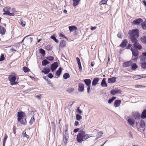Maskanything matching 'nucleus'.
I'll return each instance as SVG.
<instances>
[{
    "mask_svg": "<svg viewBox=\"0 0 146 146\" xmlns=\"http://www.w3.org/2000/svg\"><path fill=\"white\" fill-rule=\"evenodd\" d=\"M128 34L130 36V39L132 42L133 43V48L135 49H138L141 50L142 49L141 46L138 42L137 38H138L139 35V31L137 29H133L129 30L128 33Z\"/></svg>",
    "mask_w": 146,
    "mask_h": 146,
    "instance_id": "nucleus-1",
    "label": "nucleus"
},
{
    "mask_svg": "<svg viewBox=\"0 0 146 146\" xmlns=\"http://www.w3.org/2000/svg\"><path fill=\"white\" fill-rule=\"evenodd\" d=\"M14 75H10L8 78V80L9 81V83L11 85L13 86L17 84L18 83L17 81L19 79V77L17 78L15 74L14 73Z\"/></svg>",
    "mask_w": 146,
    "mask_h": 146,
    "instance_id": "nucleus-2",
    "label": "nucleus"
},
{
    "mask_svg": "<svg viewBox=\"0 0 146 146\" xmlns=\"http://www.w3.org/2000/svg\"><path fill=\"white\" fill-rule=\"evenodd\" d=\"M86 132L84 131H81L79 132L76 135V140L79 143H82L83 141H85V133Z\"/></svg>",
    "mask_w": 146,
    "mask_h": 146,
    "instance_id": "nucleus-3",
    "label": "nucleus"
},
{
    "mask_svg": "<svg viewBox=\"0 0 146 146\" xmlns=\"http://www.w3.org/2000/svg\"><path fill=\"white\" fill-rule=\"evenodd\" d=\"M121 92L120 90L115 88V89L111 90L110 91V93L111 95L114 96L116 94H121Z\"/></svg>",
    "mask_w": 146,
    "mask_h": 146,
    "instance_id": "nucleus-4",
    "label": "nucleus"
},
{
    "mask_svg": "<svg viewBox=\"0 0 146 146\" xmlns=\"http://www.w3.org/2000/svg\"><path fill=\"white\" fill-rule=\"evenodd\" d=\"M58 66V62H56L52 63L50 69L52 72H53Z\"/></svg>",
    "mask_w": 146,
    "mask_h": 146,
    "instance_id": "nucleus-5",
    "label": "nucleus"
},
{
    "mask_svg": "<svg viewBox=\"0 0 146 146\" xmlns=\"http://www.w3.org/2000/svg\"><path fill=\"white\" fill-rule=\"evenodd\" d=\"M17 120H20L21 119L24 118V117L25 116V114L24 112L21 111L17 112Z\"/></svg>",
    "mask_w": 146,
    "mask_h": 146,
    "instance_id": "nucleus-6",
    "label": "nucleus"
},
{
    "mask_svg": "<svg viewBox=\"0 0 146 146\" xmlns=\"http://www.w3.org/2000/svg\"><path fill=\"white\" fill-rule=\"evenodd\" d=\"M78 90L80 92H84V84L82 83H80L78 84Z\"/></svg>",
    "mask_w": 146,
    "mask_h": 146,
    "instance_id": "nucleus-7",
    "label": "nucleus"
},
{
    "mask_svg": "<svg viewBox=\"0 0 146 146\" xmlns=\"http://www.w3.org/2000/svg\"><path fill=\"white\" fill-rule=\"evenodd\" d=\"M130 50L132 52L133 56L136 57L138 55L139 51L137 50L134 49L133 47H131Z\"/></svg>",
    "mask_w": 146,
    "mask_h": 146,
    "instance_id": "nucleus-8",
    "label": "nucleus"
},
{
    "mask_svg": "<svg viewBox=\"0 0 146 146\" xmlns=\"http://www.w3.org/2000/svg\"><path fill=\"white\" fill-rule=\"evenodd\" d=\"M143 22V20L139 18L134 20L133 21V23L135 25H139L141 23Z\"/></svg>",
    "mask_w": 146,
    "mask_h": 146,
    "instance_id": "nucleus-9",
    "label": "nucleus"
},
{
    "mask_svg": "<svg viewBox=\"0 0 146 146\" xmlns=\"http://www.w3.org/2000/svg\"><path fill=\"white\" fill-rule=\"evenodd\" d=\"M140 113L138 112H134L133 114V115L136 120H139L141 119Z\"/></svg>",
    "mask_w": 146,
    "mask_h": 146,
    "instance_id": "nucleus-10",
    "label": "nucleus"
},
{
    "mask_svg": "<svg viewBox=\"0 0 146 146\" xmlns=\"http://www.w3.org/2000/svg\"><path fill=\"white\" fill-rule=\"evenodd\" d=\"M127 40L126 39H125L122 42L119 46L121 47L124 48L127 46Z\"/></svg>",
    "mask_w": 146,
    "mask_h": 146,
    "instance_id": "nucleus-11",
    "label": "nucleus"
},
{
    "mask_svg": "<svg viewBox=\"0 0 146 146\" xmlns=\"http://www.w3.org/2000/svg\"><path fill=\"white\" fill-rule=\"evenodd\" d=\"M116 78L115 77L109 78L108 80V82L110 84L114 83L116 82Z\"/></svg>",
    "mask_w": 146,
    "mask_h": 146,
    "instance_id": "nucleus-12",
    "label": "nucleus"
},
{
    "mask_svg": "<svg viewBox=\"0 0 146 146\" xmlns=\"http://www.w3.org/2000/svg\"><path fill=\"white\" fill-rule=\"evenodd\" d=\"M50 68L48 67H45L41 71V72L43 73L44 74H47L50 71Z\"/></svg>",
    "mask_w": 146,
    "mask_h": 146,
    "instance_id": "nucleus-13",
    "label": "nucleus"
},
{
    "mask_svg": "<svg viewBox=\"0 0 146 146\" xmlns=\"http://www.w3.org/2000/svg\"><path fill=\"white\" fill-rule=\"evenodd\" d=\"M132 63L131 60H129L126 62H125L123 63V66L124 67H127L130 66Z\"/></svg>",
    "mask_w": 146,
    "mask_h": 146,
    "instance_id": "nucleus-14",
    "label": "nucleus"
},
{
    "mask_svg": "<svg viewBox=\"0 0 146 146\" xmlns=\"http://www.w3.org/2000/svg\"><path fill=\"white\" fill-rule=\"evenodd\" d=\"M100 80L99 78H98L96 77L94 78L92 81V85L93 86H95L97 85L98 84V82Z\"/></svg>",
    "mask_w": 146,
    "mask_h": 146,
    "instance_id": "nucleus-15",
    "label": "nucleus"
},
{
    "mask_svg": "<svg viewBox=\"0 0 146 146\" xmlns=\"http://www.w3.org/2000/svg\"><path fill=\"white\" fill-rule=\"evenodd\" d=\"M121 102V101L119 100H116L114 101V107H119Z\"/></svg>",
    "mask_w": 146,
    "mask_h": 146,
    "instance_id": "nucleus-16",
    "label": "nucleus"
},
{
    "mask_svg": "<svg viewBox=\"0 0 146 146\" xmlns=\"http://www.w3.org/2000/svg\"><path fill=\"white\" fill-rule=\"evenodd\" d=\"M84 82L86 86H91L92 81L90 79H86L84 80Z\"/></svg>",
    "mask_w": 146,
    "mask_h": 146,
    "instance_id": "nucleus-17",
    "label": "nucleus"
},
{
    "mask_svg": "<svg viewBox=\"0 0 146 146\" xmlns=\"http://www.w3.org/2000/svg\"><path fill=\"white\" fill-rule=\"evenodd\" d=\"M62 68L61 67H59L58 69L56 71L55 74L58 77H59L62 73Z\"/></svg>",
    "mask_w": 146,
    "mask_h": 146,
    "instance_id": "nucleus-18",
    "label": "nucleus"
},
{
    "mask_svg": "<svg viewBox=\"0 0 146 146\" xmlns=\"http://www.w3.org/2000/svg\"><path fill=\"white\" fill-rule=\"evenodd\" d=\"M106 78H103L101 84L102 86L103 87H106L108 86L106 82Z\"/></svg>",
    "mask_w": 146,
    "mask_h": 146,
    "instance_id": "nucleus-19",
    "label": "nucleus"
},
{
    "mask_svg": "<svg viewBox=\"0 0 146 146\" xmlns=\"http://www.w3.org/2000/svg\"><path fill=\"white\" fill-rule=\"evenodd\" d=\"M18 121H19L21 124L26 125L27 124L26 119L24 118L21 119L20 120L18 119Z\"/></svg>",
    "mask_w": 146,
    "mask_h": 146,
    "instance_id": "nucleus-20",
    "label": "nucleus"
},
{
    "mask_svg": "<svg viewBox=\"0 0 146 146\" xmlns=\"http://www.w3.org/2000/svg\"><path fill=\"white\" fill-rule=\"evenodd\" d=\"M127 121L130 125L133 127V125H134L135 122L134 120H132L131 119H129L127 120Z\"/></svg>",
    "mask_w": 146,
    "mask_h": 146,
    "instance_id": "nucleus-21",
    "label": "nucleus"
},
{
    "mask_svg": "<svg viewBox=\"0 0 146 146\" xmlns=\"http://www.w3.org/2000/svg\"><path fill=\"white\" fill-rule=\"evenodd\" d=\"M141 117L142 119L146 118V109H145L143 111L141 115Z\"/></svg>",
    "mask_w": 146,
    "mask_h": 146,
    "instance_id": "nucleus-22",
    "label": "nucleus"
},
{
    "mask_svg": "<svg viewBox=\"0 0 146 146\" xmlns=\"http://www.w3.org/2000/svg\"><path fill=\"white\" fill-rule=\"evenodd\" d=\"M139 58L140 59V63L146 62V57L143 56L142 55L139 57Z\"/></svg>",
    "mask_w": 146,
    "mask_h": 146,
    "instance_id": "nucleus-23",
    "label": "nucleus"
},
{
    "mask_svg": "<svg viewBox=\"0 0 146 146\" xmlns=\"http://www.w3.org/2000/svg\"><path fill=\"white\" fill-rule=\"evenodd\" d=\"M145 125V121L143 120H141L139 123V126L141 128H144Z\"/></svg>",
    "mask_w": 146,
    "mask_h": 146,
    "instance_id": "nucleus-24",
    "label": "nucleus"
},
{
    "mask_svg": "<svg viewBox=\"0 0 146 146\" xmlns=\"http://www.w3.org/2000/svg\"><path fill=\"white\" fill-rule=\"evenodd\" d=\"M66 41L65 40H62L60 42V46L62 48L66 46Z\"/></svg>",
    "mask_w": 146,
    "mask_h": 146,
    "instance_id": "nucleus-25",
    "label": "nucleus"
},
{
    "mask_svg": "<svg viewBox=\"0 0 146 146\" xmlns=\"http://www.w3.org/2000/svg\"><path fill=\"white\" fill-rule=\"evenodd\" d=\"M6 31L4 27L0 26V34L2 35H4Z\"/></svg>",
    "mask_w": 146,
    "mask_h": 146,
    "instance_id": "nucleus-26",
    "label": "nucleus"
},
{
    "mask_svg": "<svg viewBox=\"0 0 146 146\" xmlns=\"http://www.w3.org/2000/svg\"><path fill=\"white\" fill-rule=\"evenodd\" d=\"M69 30L70 32H72L77 29V27L75 26H71L68 27Z\"/></svg>",
    "mask_w": 146,
    "mask_h": 146,
    "instance_id": "nucleus-27",
    "label": "nucleus"
},
{
    "mask_svg": "<svg viewBox=\"0 0 146 146\" xmlns=\"http://www.w3.org/2000/svg\"><path fill=\"white\" fill-rule=\"evenodd\" d=\"M131 68L132 70H135L138 67L137 66L135 63H132L131 65Z\"/></svg>",
    "mask_w": 146,
    "mask_h": 146,
    "instance_id": "nucleus-28",
    "label": "nucleus"
},
{
    "mask_svg": "<svg viewBox=\"0 0 146 146\" xmlns=\"http://www.w3.org/2000/svg\"><path fill=\"white\" fill-rule=\"evenodd\" d=\"M141 67L143 69H146V62L140 63Z\"/></svg>",
    "mask_w": 146,
    "mask_h": 146,
    "instance_id": "nucleus-29",
    "label": "nucleus"
},
{
    "mask_svg": "<svg viewBox=\"0 0 146 146\" xmlns=\"http://www.w3.org/2000/svg\"><path fill=\"white\" fill-rule=\"evenodd\" d=\"M50 38L56 42L58 43L59 42L58 40L56 38V35H53L51 36L50 37Z\"/></svg>",
    "mask_w": 146,
    "mask_h": 146,
    "instance_id": "nucleus-30",
    "label": "nucleus"
},
{
    "mask_svg": "<svg viewBox=\"0 0 146 146\" xmlns=\"http://www.w3.org/2000/svg\"><path fill=\"white\" fill-rule=\"evenodd\" d=\"M80 0H72L73 4L72 5L74 7H75L77 5Z\"/></svg>",
    "mask_w": 146,
    "mask_h": 146,
    "instance_id": "nucleus-31",
    "label": "nucleus"
},
{
    "mask_svg": "<svg viewBox=\"0 0 146 146\" xmlns=\"http://www.w3.org/2000/svg\"><path fill=\"white\" fill-rule=\"evenodd\" d=\"M50 62L46 59H44L42 61V65L43 66H46L49 64Z\"/></svg>",
    "mask_w": 146,
    "mask_h": 146,
    "instance_id": "nucleus-32",
    "label": "nucleus"
},
{
    "mask_svg": "<svg viewBox=\"0 0 146 146\" xmlns=\"http://www.w3.org/2000/svg\"><path fill=\"white\" fill-rule=\"evenodd\" d=\"M103 134V133L102 131H100L98 132V136L96 138V140H97L99 138H100L102 136V135Z\"/></svg>",
    "mask_w": 146,
    "mask_h": 146,
    "instance_id": "nucleus-33",
    "label": "nucleus"
},
{
    "mask_svg": "<svg viewBox=\"0 0 146 146\" xmlns=\"http://www.w3.org/2000/svg\"><path fill=\"white\" fill-rule=\"evenodd\" d=\"M140 40L142 43L146 44V36L141 37Z\"/></svg>",
    "mask_w": 146,
    "mask_h": 146,
    "instance_id": "nucleus-34",
    "label": "nucleus"
},
{
    "mask_svg": "<svg viewBox=\"0 0 146 146\" xmlns=\"http://www.w3.org/2000/svg\"><path fill=\"white\" fill-rule=\"evenodd\" d=\"M116 97L115 96H113L112 98H109L108 102L109 104H111L113 101L114 100L116 99Z\"/></svg>",
    "mask_w": 146,
    "mask_h": 146,
    "instance_id": "nucleus-35",
    "label": "nucleus"
},
{
    "mask_svg": "<svg viewBox=\"0 0 146 146\" xmlns=\"http://www.w3.org/2000/svg\"><path fill=\"white\" fill-rule=\"evenodd\" d=\"M141 26L143 30L146 29V21L142 22L141 24Z\"/></svg>",
    "mask_w": 146,
    "mask_h": 146,
    "instance_id": "nucleus-36",
    "label": "nucleus"
},
{
    "mask_svg": "<svg viewBox=\"0 0 146 146\" xmlns=\"http://www.w3.org/2000/svg\"><path fill=\"white\" fill-rule=\"evenodd\" d=\"M74 90V88H69L66 89V91L68 93H72Z\"/></svg>",
    "mask_w": 146,
    "mask_h": 146,
    "instance_id": "nucleus-37",
    "label": "nucleus"
},
{
    "mask_svg": "<svg viewBox=\"0 0 146 146\" xmlns=\"http://www.w3.org/2000/svg\"><path fill=\"white\" fill-rule=\"evenodd\" d=\"M70 77V75L68 73H65L63 75V78L65 79L68 78Z\"/></svg>",
    "mask_w": 146,
    "mask_h": 146,
    "instance_id": "nucleus-38",
    "label": "nucleus"
},
{
    "mask_svg": "<svg viewBox=\"0 0 146 146\" xmlns=\"http://www.w3.org/2000/svg\"><path fill=\"white\" fill-rule=\"evenodd\" d=\"M51 127L52 130L55 132L56 130V125L52 121L51 122Z\"/></svg>",
    "mask_w": 146,
    "mask_h": 146,
    "instance_id": "nucleus-39",
    "label": "nucleus"
},
{
    "mask_svg": "<svg viewBox=\"0 0 146 146\" xmlns=\"http://www.w3.org/2000/svg\"><path fill=\"white\" fill-rule=\"evenodd\" d=\"M39 52L40 54H42L43 56H44L45 54V50L43 49L40 48L39 49Z\"/></svg>",
    "mask_w": 146,
    "mask_h": 146,
    "instance_id": "nucleus-40",
    "label": "nucleus"
},
{
    "mask_svg": "<svg viewBox=\"0 0 146 146\" xmlns=\"http://www.w3.org/2000/svg\"><path fill=\"white\" fill-rule=\"evenodd\" d=\"M141 76V75H136L133 76V78L135 80H138L142 78Z\"/></svg>",
    "mask_w": 146,
    "mask_h": 146,
    "instance_id": "nucleus-41",
    "label": "nucleus"
},
{
    "mask_svg": "<svg viewBox=\"0 0 146 146\" xmlns=\"http://www.w3.org/2000/svg\"><path fill=\"white\" fill-rule=\"evenodd\" d=\"M23 70L24 72L25 73L28 72L30 71V69L26 66H24L23 68Z\"/></svg>",
    "mask_w": 146,
    "mask_h": 146,
    "instance_id": "nucleus-42",
    "label": "nucleus"
},
{
    "mask_svg": "<svg viewBox=\"0 0 146 146\" xmlns=\"http://www.w3.org/2000/svg\"><path fill=\"white\" fill-rule=\"evenodd\" d=\"M76 119L78 121H80L82 118V116L79 114H76Z\"/></svg>",
    "mask_w": 146,
    "mask_h": 146,
    "instance_id": "nucleus-43",
    "label": "nucleus"
},
{
    "mask_svg": "<svg viewBox=\"0 0 146 146\" xmlns=\"http://www.w3.org/2000/svg\"><path fill=\"white\" fill-rule=\"evenodd\" d=\"M68 136L65 135L64 134L63 135V138L64 141L65 143H66L67 142V139H68Z\"/></svg>",
    "mask_w": 146,
    "mask_h": 146,
    "instance_id": "nucleus-44",
    "label": "nucleus"
},
{
    "mask_svg": "<svg viewBox=\"0 0 146 146\" xmlns=\"http://www.w3.org/2000/svg\"><path fill=\"white\" fill-rule=\"evenodd\" d=\"M85 136H84L85 141L90 137L93 136H92L91 135V134H86L85 133Z\"/></svg>",
    "mask_w": 146,
    "mask_h": 146,
    "instance_id": "nucleus-45",
    "label": "nucleus"
},
{
    "mask_svg": "<svg viewBox=\"0 0 146 146\" xmlns=\"http://www.w3.org/2000/svg\"><path fill=\"white\" fill-rule=\"evenodd\" d=\"M35 121V118L34 116H33L31 117V119L29 121V123L30 125H31Z\"/></svg>",
    "mask_w": 146,
    "mask_h": 146,
    "instance_id": "nucleus-46",
    "label": "nucleus"
},
{
    "mask_svg": "<svg viewBox=\"0 0 146 146\" xmlns=\"http://www.w3.org/2000/svg\"><path fill=\"white\" fill-rule=\"evenodd\" d=\"M20 23L21 25L23 27H24L26 25V23L25 21H23L22 19H20Z\"/></svg>",
    "mask_w": 146,
    "mask_h": 146,
    "instance_id": "nucleus-47",
    "label": "nucleus"
},
{
    "mask_svg": "<svg viewBox=\"0 0 146 146\" xmlns=\"http://www.w3.org/2000/svg\"><path fill=\"white\" fill-rule=\"evenodd\" d=\"M108 0H102V1L100 2V5H102L106 4Z\"/></svg>",
    "mask_w": 146,
    "mask_h": 146,
    "instance_id": "nucleus-48",
    "label": "nucleus"
},
{
    "mask_svg": "<svg viewBox=\"0 0 146 146\" xmlns=\"http://www.w3.org/2000/svg\"><path fill=\"white\" fill-rule=\"evenodd\" d=\"M46 59L49 61H51L53 60L54 59V57L52 56H50L46 57Z\"/></svg>",
    "mask_w": 146,
    "mask_h": 146,
    "instance_id": "nucleus-49",
    "label": "nucleus"
},
{
    "mask_svg": "<svg viewBox=\"0 0 146 146\" xmlns=\"http://www.w3.org/2000/svg\"><path fill=\"white\" fill-rule=\"evenodd\" d=\"M23 137H26L27 139H28L29 137V135L26 134V132L25 131H24L23 132Z\"/></svg>",
    "mask_w": 146,
    "mask_h": 146,
    "instance_id": "nucleus-50",
    "label": "nucleus"
},
{
    "mask_svg": "<svg viewBox=\"0 0 146 146\" xmlns=\"http://www.w3.org/2000/svg\"><path fill=\"white\" fill-rule=\"evenodd\" d=\"M5 59V58L4 54H1L0 57V62L4 60Z\"/></svg>",
    "mask_w": 146,
    "mask_h": 146,
    "instance_id": "nucleus-51",
    "label": "nucleus"
},
{
    "mask_svg": "<svg viewBox=\"0 0 146 146\" xmlns=\"http://www.w3.org/2000/svg\"><path fill=\"white\" fill-rule=\"evenodd\" d=\"M45 49L47 50L50 51L51 49V46L50 45H47L45 46Z\"/></svg>",
    "mask_w": 146,
    "mask_h": 146,
    "instance_id": "nucleus-52",
    "label": "nucleus"
},
{
    "mask_svg": "<svg viewBox=\"0 0 146 146\" xmlns=\"http://www.w3.org/2000/svg\"><path fill=\"white\" fill-rule=\"evenodd\" d=\"M46 82L47 83L49 84L50 86H53V85L49 79L47 80Z\"/></svg>",
    "mask_w": 146,
    "mask_h": 146,
    "instance_id": "nucleus-53",
    "label": "nucleus"
},
{
    "mask_svg": "<svg viewBox=\"0 0 146 146\" xmlns=\"http://www.w3.org/2000/svg\"><path fill=\"white\" fill-rule=\"evenodd\" d=\"M8 136L6 134H5V137L3 139V143H6V141L7 138Z\"/></svg>",
    "mask_w": 146,
    "mask_h": 146,
    "instance_id": "nucleus-54",
    "label": "nucleus"
},
{
    "mask_svg": "<svg viewBox=\"0 0 146 146\" xmlns=\"http://www.w3.org/2000/svg\"><path fill=\"white\" fill-rule=\"evenodd\" d=\"M76 112L78 113L81 114L82 113V111L80 109V108L78 107L77 108L76 110Z\"/></svg>",
    "mask_w": 146,
    "mask_h": 146,
    "instance_id": "nucleus-55",
    "label": "nucleus"
},
{
    "mask_svg": "<svg viewBox=\"0 0 146 146\" xmlns=\"http://www.w3.org/2000/svg\"><path fill=\"white\" fill-rule=\"evenodd\" d=\"M87 92L88 94H89L90 93V89L91 86H87Z\"/></svg>",
    "mask_w": 146,
    "mask_h": 146,
    "instance_id": "nucleus-56",
    "label": "nucleus"
},
{
    "mask_svg": "<svg viewBox=\"0 0 146 146\" xmlns=\"http://www.w3.org/2000/svg\"><path fill=\"white\" fill-rule=\"evenodd\" d=\"M11 9V8L9 7H4L3 9V10L9 11Z\"/></svg>",
    "mask_w": 146,
    "mask_h": 146,
    "instance_id": "nucleus-57",
    "label": "nucleus"
},
{
    "mask_svg": "<svg viewBox=\"0 0 146 146\" xmlns=\"http://www.w3.org/2000/svg\"><path fill=\"white\" fill-rule=\"evenodd\" d=\"M47 76L50 79L52 78L53 77V76L52 74L50 73H49L48 74Z\"/></svg>",
    "mask_w": 146,
    "mask_h": 146,
    "instance_id": "nucleus-58",
    "label": "nucleus"
},
{
    "mask_svg": "<svg viewBox=\"0 0 146 146\" xmlns=\"http://www.w3.org/2000/svg\"><path fill=\"white\" fill-rule=\"evenodd\" d=\"M31 36V35H27V36H26L25 37H24V38L22 40L21 42H19V43H18L21 44L24 41V40L25 39V38H26V37H28L29 36Z\"/></svg>",
    "mask_w": 146,
    "mask_h": 146,
    "instance_id": "nucleus-59",
    "label": "nucleus"
},
{
    "mask_svg": "<svg viewBox=\"0 0 146 146\" xmlns=\"http://www.w3.org/2000/svg\"><path fill=\"white\" fill-rule=\"evenodd\" d=\"M59 36L60 37H62L63 38H66L65 35L62 33H60L59 35Z\"/></svg>",
    "mask_w": 146,
    "mask_h": 146,
    "instance_id": "nucleus-60",
    "label": "nucleus"
},
{
    "mask_svg": "<svg viewBox=\"0 0 146 146\" xmlns=\"http://www.w3.org/2000/svg\"><path fill=\"white\" fill-rule=\"evenodd\" d=\"M129 137L131 139L133 138V136L132 133L131 131H129Z\"/></svg>",
    "mask_w": 146,
    "mask_h": 146,
    "instance_id": "nucleus-61",
    "label": "nucleus"
},
{
    "mask_svg": "<svg viewBox=\"0 0 146 146\" xmlns=\"http://www.w3.org/2000/svg\"><path fill=\"white\" fill-rule=\"evenodd\" d=\"M3 11L4 12V13H3V15H8L9 12V11H4L3 10Z\"/></svg>",
    "mask_w": 146,
    "mask_h": 146,
    "instance_id": "nucleus-62",
    "label": "nucleus"
},
{
    "mask_svg": "<svg viewBox=\"0 0 146 146\" xmlns=\"http://www.w3.org/2000/svg\"><path fill=\"white\" fill-rule=\"evenodd\" d=\"M85 127V125H82L81 127L79 128V129H80V131L79 132H80L81 130V131H83V130L84 129Z\"/></svg>",
    "mask_w": 146,
    "mask_h": 146,
    "instance_id": "nucleus-63",
    "label": "nucleus"
},
{
    "mask_svg": "<svg viewBox=\"0 0 146 146\" xmlns=\"http://www.w3.org/2000/svg\"><path fill=\"white\" fill-rule=\"evenodd\" d=\"M79 131H80V129L79 128H77L74 129L73 130V132L75 133H76Z\"/></svg>",
    "mask_w": 146,
    "mask_h": 146,
    "instance_id": "nucleus-64",
    "label": "nucleus"
}]
</instances>
